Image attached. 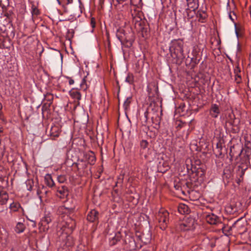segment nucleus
Returning a JSON list of instances; mask_svg holds the SVG:
<instances>
[{
	"mask_svg": "<svg viewBox=\"0 0 251 251\" xmlns=\"http://www.w3.org/2000/svg\"><path fill=\"white\" fill-rule=\"evenodd\" d=\"M216 149H220V150H222V145L220 142L217 143Z\"/></svg>",
	"mask_w": 251,
	"mask_h": 251,
	"instance_id": "49",
	"label": "nucleus"
},
{
	"mask_svg": "<svg viewBox=\"0 0 251 251\" xmlns=\"http://www.w3.org/2000/svg\"><path fill=\"white\" fill-rule=\"evenodd\" d=\"M178 211L181 214H188L189 211V208L187 205L180 203L178 206Z\"/></svg>",
	"mask_w": 251,
	"mask_h": 251,
	"instance_id": "25",
	"label": "nucleus"
},
{
	"mask_svg": "<svg viewBox=\"0 0 251 251\" xmlns=\"http://www.w3.org/2000/svg\"><path fill=\"white\" fill-rule=\"evenodd\" d=\"M126 81L131 84L134 82V76L132 74H128L126 78Z\"/></svg>",
	"mask_w": 251,
	"mask_h": 251,
	"instance_id": "33",
	"label": "nucleus"
},
{
	"mask_svg": "<svg viewBox=\"0 0 251 251\" xmlns=\"http://www.w3.org/2000/svg\"><path fill=\"white\" fill-rule=\"evenodd\" d=\"M50 136L55 138L57 137L59 135V131L57 127H52L50 129Z\"/></svg>",
	"mask_w": 251,
	"mask_h": 251,
	"instance_id": "30",
	"label": "nucleus"
},
{
	"mask_svg": "<svg viewBox=\"0 0 251 251\" xmlns=\"http://www.w3.org/2000/svg\"><path fill=\"white\" fill-rule=\"evenodd\" d=\"M175 187L176 188V189H178V187H177V186H175Z\"/></svg>",
	"mask_w": 251,
	"mask_h": 251,
	"instance_id": "55",
	"label": "nucleus"
},
{
	"mask_svg": "<svg viewBox=\"0 0 251 251\" xmlns=\"http://www.w3.org/2000/svg\"><path fill=\"white\" fill-rule=\"evenodd\" d=\"M251 143L250 142H248L245 144V148L242 149L241 151L240 155L241 157L240 164L243 165H247L249 166L250 165V160L251 157Z\"/></svg>",
	"mask_w": 251,
	"mask_h": 251,
	"instance_id": "3",
	"label": "nucleus"
},
{
	"mask_svg": "<svg viewBox=\"0 0 251 251\" xmlns=\"http://www.w3.org/2000/svg\"><path fill=\"white\" fill-rule=\"evenodd\" d=\"M1 139H0V146H2L1 145Z\"/></svg>",
	"mask_w": 251,
	"mask_h": 251,
	"instance_id": "56",
	"label": "nucleus"
},
{
	"mask_svg": "<svg viewBox=\"0 0 251 251\" xmlns=\"http://www.w3.org/2000/svg\"><path fill=\"white\" fill-rule=\"evenodd\" d=\"M169 50L173 58L181 60L185 57L183 53V42L180 39L172 40L170 43Z\"/></svg>",
	"mask_w": 251,
	"mask_h": 251,
	"instance_id": "1",
	"label": "nucleus"
},
{
	"mask_svg": "<svg viewBox=\"0 0 251 251\" xmlns=\"http://www.w3.org/2000/svg\"><path fill=\"white\" fill-rule=\"evenodd\" d=\"M42 189L43 191V196L44 195H46L48 193V191L47 190L46 188L44 186H42Z\"/></svg>",
	"mask_w": 251,
	"mask_h": 251,
	"instance_id": "48",
	"label": "nucleus"
},
{
	"mask_svg": "<svg viewBox=\"0 0 251 251\" xmlns=\"http://www.w3.org/2000/svg\"><path fill=\"white\" fill-rule=\"evenodd\" d=\"M25 229V226L24 224L22 223L19 222L17 223L15 230L17 233H21L24 232Z\"/></svg>",
	"mask_w": 251,
	"mask_h": 251,
	"instance_id": "28",
	"label": "nucleus"
},
{
	"mask_svg": "<svg viewBox=\"0 0 251 251\" xmlns=\"http://www.w3.org/2000/svg\"><path fill=\"white\" fill-rule=\"evenodd\" d=\"M70 95L73 99L77 100H79L81 98L80 93L75 89H73L70 91Z\"/></svg>",
	"mask_w": 251,
	"mask_h": 251,
	"instance_id": "26",
	"label": "nucleus"
},
{
	"mask_svg": "<svg viewBox=\"0 0 251 251\" xmlns=\"http://www.w3.org/2000/svg\"><path fill=\"white\" fill-rule=\"evenodd\" d=\"M200 62V59L198 58L197 52L195 53L194 57L191 59V63L193 67L196 66Z\"/></svg>",
	"mask_w": 251,
	"mask_h": 251,
	"instance_id": "32",
	"label": "nucleus"
},
{
	"mask_svg": "<svg viewBox=\"0 0 251 251\" xmlns=\"http://www.w3.org/2000/svg\"><path fill=\"white\" fill-rule=\"evenodd\" d=\"M26 184L27 185V189L28 191H31L32 189V184H33V181L31 180H28L26 181Z\"/></svg>",
	"mask_w": 251,
	"mask_h": 251,
	"instance_id": "36",
	"label": "nucleus"
},
{
	"mask_svg": "<svg viewBox=\"0 0 251 251\" xmlns=\"http://www.w3.org/2000/svg\"><path fill=\"white\" fill-rule=\"evenodd\" d=\"M8 199V195L6 192L4 191H1L0 192V204H5L7 203Z\"/></svg>",
	"mask_w": 251,
	"mask_h": 251,
	"instance_id": "23",
	"label": "nucleus"
},
{
	"mask_svg": "<svg viewBox=\"0 0 251 251\" xmlns=\"http://www.w3.org/2000/svg\"><path fill=\"white\" fill-rule=\"evenodd\" d=\"M147 115H148V112H146L145 113V116L146 117V119H147Z\"/></svg>",
	"mask_w": 251,
	"mask_h": 251,
	"instance_id": "54",
	"label": "nucleus"
},
{
	"mask_svg": "<svg viewBox=\"0 0 251 251\" xmlns=\"http://www.w3.org/2000/svg\"><path fill=\"white\" fill-rule=\"evenodd\" d=\"M169 213L164 209H161L158 213L157 219L159 226L162 230H165L169 223Z\"/></svg>",
	"mask_w": 251,
	"mask_h": 251,
	"instance_id": "5",
	"label": "nucleus"
},
{
	"mask_svg": "<svg viewBox=\"0 0 251 251\" xmlns=\"http://www.w3.org/2000/svg\"><path fill=\"white\" fill-rule=\"evenodd\" d=\"M67 78L69 79V83L70 85H72L74 83V80L71 77L67 76Z\"/></svg>",
	"mask_w": 251,
	"mask_h": 251,
	"instance_id": "47",
	"label": "nucleus"
},
{
	"mask_svg": "<svg viewBox=\"0 0 251 251\" xmlns=\"http://www.w3.org/2000/svg\"><path fill=\"white\" fill-rule=\"evenodd\" d=\"M76 166L78 174L80 176L89 175L90 170L88 168V163L86 161L83 160L79 161L76 163Z\"/></svg>",
	"mask_w": 251,
	"mask_h": 251,
	"instance_id": "9",
	"label": "nucleus"
},
{
	"mask_svg": "<svg viewBox=\"0 0 251 251\" xmlns=\"http://www.w3.org/2000/svg\"><path fill=\"white\" fill-rule=\"evenodd\" d=\"M210 116L214 118H217L220 113L219 106L216 104H212L210 109Z\"/></svg>",
	"mask_w": 251,
	"mask_h": 251,
	"instance_id": "19",
	"label": "nucleus"
},
{
	"mask_svg": "<svg viewBox=\"0 0 251 251\" xmlns=\"http://www.w3.org/2000/svg\"><path fill=\"white\" fill-rule=\"evenodd\" d=\"M66 180V176L65 175H59L57 177V181L60 183H63Z\"/></svg>",
	"mask_w": 251,
	"mask_h": 251,
	"instance_id": "34",
	"label": "nucleus"
},
{
	"mask_svg": "<svg viewBox=\"0 0 251 251\" xmlns=\"http://www.w3.org/2000/svg\"><path fill=\"white\" fill-rule=\"evenodd\" d=\"M147 92L150 97L153 96V95L152 94L151 89L149 85L147 86Z\"/></svg>",
	"mask_w": 251,
	"mask_h": 251,
	"instance_id": "45",
	"label": "nucleus"
},
{
	"mask_svg": "<svg viewBox=\"0 0 251 251\" xmlns=\"http://www.w3.org/2000/svg\"><path fill=\"white\" fill-rule=\"evenodd\" d=\"M5 152V145L0 147V158H2Z\"/></svg>",
	"mask_w": 251,
	"mask_h": 251,
	"instance_id": "39",
	"label": "nucleus"
},
{
	"mask_svg": "<svg viewBox=\"0 0 251 251\" xmlns=\"http://www.w3.org/2000/svg\"><path fill=\"white\" fill-rule=\"evenodd\" d=\"M131 103V98H127L126 100L125 101L124 103V107L126 110L127 109L130 105Z\"/></svg>",
	"mask_w": 251,
	"mask_h": 251,
	"instance_id": "35",
	"label": "nucleus"
},
{
	"mask_svg": "<svg viewBox=\"0 0 251 251\" xmlns=\"http://www.w3.org/2000/svg\"><path fill=\"white\" fill-rule=\"evenodd\" d=\"M37 194L39 196V197L41 199V198L43 197V191L42 189V188H39V189L37 190Z\"/></svg>",
	"mask_w": 251,
	"mask_h": 251,
	"instance_id": "43",
	"label": "nucleus"
},
{
	"mask_svg": "<svg viewBox=\"0 0 251 251\" xmlns=\"http://www.w3.org/2000/svg\"><path fill=\"white\" fill-rule=\"evenodd\" d=\"M51 218L49 215H46L43 217L39 223L40 228L43 231H47L49 228L48 225L51 222Z\"/></svg>",
	"mask_w": 251,
	"mask_h": 251,
	"instance_id": "14",
	"label": "nucleus"
},
{
	"mask_svg": "<svg viewBox=\"0 0 251 251\" xmlns=\"http://www.w3.org/2000/svg\"><path fill=\"white\" fill-rule=\"evenodd\" d=\"M148 146V142L146 140H142L140 143V146L142 149H145Z\"/></svg>",
	"mask_w": 251,
	"mask_h": 251,
	"instance_id": "38",
	"label": "nucleus"
},
{
	"mask_svg": "<svg viewBox=\"0 0 251 251\" xmlns=\"http://www.w3.org/2000/svg\"><path fill=\"white\" fill-rule=\"evenodd\" d=\"M125 34H124V31L123 29H118L117 30V33H116V37L118 39V40L120 41L121 44H123V42L126 41V42H127L129 43V46L132 45V42L131 41L127 40L125 37Z\"/></svg>",
	"mask_w": 251,
	"mask_h": 251,
	"instance_id": "17",
	"label": "nucleus"
},
{
	"mask_svg": "<svg viewBox=\"0 0 251 251\" xmlns=\"http://www.w3.org/2000/svg\"><path fill=\"white\" fill-rule=\"evenodd\" d=\"M9 5V0H0V7L2 8L3 12H5L6 10L7 7Z\"/></svg>",
	"mask_w": 251,
	"mask_h": 251,
	"instance_id": "29",
	"label": "nucleus"
},
{
	"mask_svg": "<svg viewBox=\"0 0 251 251\" xmlns=\"http://www.w3.org/2000/svg\"><path fill=\"white\" fill-rule=\"evenodd\" d=\"M57 0V1H58V3L60 4V1H59V0Z\"/></svg>",
	"mask_w": 251,
	"mask_h": 251,
	"instance_id": "57",
	"label": "nucleus"
},
{
	"mask_svg": "<svg viewBox=\"0 0 251 251\" xmlns=\"http://www.w3.org/2000/svg\"><path fill=\"white\" fill-rule=\"evenodd\" d=\"M241 72L240 69L238 66V65H236L234 69V73L235 75H237Z\"/></svg>",
	"mask_w": 251,
	"mask_h": 251,
	"instance_id": "41",
	"label": "nucleus"
},
{
	"mask_svg": "<svg viewBox=\"0 0 251 251\" xmlns=\"http://www.w3.org/2000/svg\"><path fill=\"white\" fill-rule=\"evenodd\" d=\"M228 17L229 19L234 23L235 31L236 35L238 36V28L236 23L235 22V19H237V16L234 11H229L228 13Z\"/></svg>",
	"mask_w": 251,
	"mask_h": 251,
	"instance_id": "24",
	"label": "nucleus"
},
{
	"mask_svg": "<svg viewBox=\"0 0 251 251\" xmlns=\"http://www.w3.org/2000/svg\"><path fill=\"white\" fill-rule=\"evenodd\" d=\"M66 229L60 228L57 231L59 241L61 243V245L64 247H72L74 245V240L72 236L70 235L72 232H69L66 231Z\"/></svg>",
	"mask_w": 251,
	"mask_h": 251,
	"instance_id": "2",
	"label": "nucleus"
},
{
	"mask_svg": "<svg viewBox=\"0 0 251 251\" xmlns=\"http://www.w3.org/2000/svg\"><path fill=\"white\" fill-rule=\"evenodd\" d=\"M186 1L188 6V8L186 10L187 15L188 18H192L194 16V13H195V10L198 7V0H186Z\"/></svg>",
	"mask_w": 251,
	"mask_h": 251,
	"instance_id": "7",
	"label": "nucleus"
},
{
	"mask_svg": "<svg viewBox=\"0 0 251 251\" xmlns=\"http://www.w3.org/2000/svg\"><path fill=\"white\" fill-rule=\"evenodd\" d=\"M152 86L155 88V93L157 94L158 93V88L157 85H156L155 83L152 84Z\"/></svg>",
	"mask_w": 251,
	"mask_h": 251,
	"instance_id": "50",
	"label": "nucleus"
},
{
	"mask_svg": "<svg viewBox=\"0 0 251 251\" xmlns=\"http://www.w3.org/2000/svg\"><path fill=\"white\" fill-rule=\"evenodd\" d=\"M205 220L210 225H216L219 222V218L213 214L207 215L206 216Z\"/></svg>",
	"mask_w": 251,
	"mask_h": 251,
	"instance_id": "21",
	"label": "nucleus"
},
{
	"mask_svg": "<svg viewBox=\"0 0 251 251\" xmlns=\"http://www.w3.org/2000/svg\"><path fill=\"white\" fill-rule=\"evenodd\" d=\"M165 165V169H164V170H160V172H165V171H166V170H168V169L169 168V167H168V166L167 165V164H166V163H163V165ZM160 167H161V162H159V165H158V168H159V169H160Z\"/></svg>",
	"mask_w": 251,
	"mask_h": 251,
	"instance_id": "42",
	"label": "nucleus"
},
{
	"mask_svg": "<svg viewBox=\"0 0 251 251\" xmlns=\"http://www.w3.org/2000/svg\"><path fill=\"white\" fill-rule=\"evenodd\" d=\"M53 97L52 95L50 93H47L45 96V99L46 100L50 101V103H51V101L53 100Z\"/></svg>",
	"mask_w": 251,
	"mask_h": 251,
	"instance_id": "37",
	"label": "nucleus"
},
{
	"mask_svg": "<svg viewBox=\"0 0 251 251\" xmlns=\"http://www.w3.org/2000/svg\"><path fill=\"white\" fill-rule=\"evenodd\" d=\"M142 1V0H137L136 5L139 4Z\"/></svg>",
	"mask_w": 251,
	"mask_h": 251,
	"instance_id": "52",
	"label": "nucleus"
},
{
	"mask_svg": "<svg viewBox=\"0 0 251 251\" xmlns=\"http://www.w3.org/2000/svg\"><path fill=\"white\" fill-rule=\"evenodd\" d=\"M125 248L127 250L131 251L135 250L136 245L134 238L130 233L125 232V237L124 240Z\"/></svg>",
	"mask_w": 251,
	"mask_h": 251,
	"instance_id": "6",
	"label": "nucleus"
},
{
	"mask_svg": "<svg viewBox=\"0 0 251 251\" xmlns=\"http://www.w3.org/2000/svg\"><path fill=\"white\" fill-rule=\"evenodd\" d=\"M9 208L11 212H15L21 211L24 212L23 208L21 206L20 203L18 201H13L9 205Z\"/></svg>",
	"mask_w": 251,
	"mask_h": 251,
	"instance_id": "20",
	"label": "nucleus"
},
{
	"mask_svg": "<svg viewBox=\"0 0 251 251\" xmlns=\"http://www.w3.org/2000/svg\"><path fill=\"white\" fill-rule=\"evenodd\" d=\"M90 25L93 28H94L96 26V20L95 18L92 17L91 18Z\"/></svg>",
	"mask_w": 251,
	"mask_h": 251,
	"instance_id": "40",
	"label": "nucleus"
},
{
	"mask_svg": "<svg viewBox=\"0 0 251 251\" xmlns=\"http://www.w3.org/2000/svg\"><path fill=\"white\" fill-rule=\"evenodd\" d=\"M215 151L217 152V156H220L222 154V150H220V149H216Z\"/></svg>",
	"mask_w": 251,
	"mask_h": 251,
	"instance_id": "46",
	"label": "nucleus"
},
{
	"mask_svg": "<svg viewBox=\"0 0 251 251\" xmlns=\"http://www.w3.org/2000/svg\"><path fill=\"white\" fill-rule=\"evenodd\" d=\"M186 1L188 6V8L186 10L187 15L188 18H192L194 16V13H195V10L198 7V0H186Z\"/></svg>",
	"mask_w": 251,
	"mask_h": 251,
	"instance_id": "8",
	"label": "nucleus"
},
{
	"mask_svg": "<svg viewBox=\"0 0 251 251\" xmlns=\"http://www.w3.org/2000/svg\"><path fill=\"white\" fill-rule=\"evenodd\" d=\"M68 190L66 186L63 185L57 187L56 195L60 199L65 198L68 195Z\"/></svg>",
	"mask_w": 251,
	"mask_h": 251,
	"instance_id": "16",
	"label": "nucleus"
},
{
	"mask_svg": "<svg viewBox=\"0 0 251 251\" xmlns=\"http://www.w3.org/2000/svg\"><path fill=\"white\" fill-rule=\"evenodd\" d=\"M2 131V129H1V128H0V133H1Z\"/></svg>",
	"mask_w": 251,
	"mask_h": 251,
	"instance_id": "58",
	"label": "nucleus"
},
{
	"mask_svg": "<svg viewBox=\"0 0 251 251\" xmlns=\"http://www.w3.org/2000/svg\"><path fill=\"white\" fill-rule=\"evenodd\" d=\"M241 79V76L240 75L237 74V75H235V80L237 83H239L240 82Z\"/></svg>",
	"mask_w": 251,
	"mask_h": 251,
	"instance_id": "44",
	"label": "nucleus"
},
{
	"mask_svg": "<svg viewBox=\"0 0 251 251\" xmlns=\"http://www.w3.org/2000/svg\"><path fill=\"white\" fill-rule=\"evenodd\" d=\"M65 220V224L63 225L62 227L60 228H66V231H68L69 232H72L75 226V221L73 218L69 217L68 216H67Z\"/></svg>",
	"mask_w": 251,
	"mask_h": 251,
	"instance_id": "13",
	"label": "nucleus"
},
{
	"mask_svg": "<svg viewBox=\"0 0 251 251\" xmlns=\"http://www.w3.org/2000/svg\"><path fill=\"white\" fill-rule=\"evenodd\" d=\"M99 212L95 209L91 210L87 216V219L90 222H94L98 220Z\"/></svg>",
	"mask_w": 251,
	"mask_h": 251,
	"instance_id": "18",
	"label": "nucleus"
},
{
	"mask_svg": "<svg viewBox=\"0 0 251 251\" xmlns=\"http://www.w3.org/2000/svg\"><path fill=\"white\" fill-rule=\"evenodd\" d=\"M73 1V0H67V4H68L72 3Z\"/></svg>",
	"mask_w": 251,
	"mask_h": 251,
	"instance_id": "51",
	"label": "nucleus"
},
{
	"mask_svg": "<svg viewBox=\"0 0 251 251\" xmlns=\"http://www.w3.org/2000/svg\"><path fill=\"white\" fill-rule=\"evenodd\" d=\"M226 122L232 126V129L233 133H237L239 131V128L238 126L235 124V117L232 111L227 112Z\"/></svg>",
	"mask_w": 251,
	"mask_h": 251,
	"instance_id": "10",
	"label": "nucleus"
},
{
	"mask_svg": "<svg viewBox=\"0 0 251 251\" xmlns=\"http://www.w3.org/2000/svg\"><path fill=\"white\" fill-rule=\"evenodd\" d=\"M63 7L64 8V11L65 12H67V8H66V6H65V5H63Z\"/></svg>",
	"mask_w": 251,
	"mask_h": 251,
	"instance_id": "53",
	"label": "nucleus"
},
{
	"mask_svg": "<svg viewBox=\"0 0 251 251\" xmlns=\"http://www.w3.org/2000/svg\"><path fill=\"white\" fill-rule=\"evenodd\" d=\"M45 180L46 184L50 187L54 186L55 183L50 174H47L45 176Z\"/></svg>",
	"mask_w": 251,
	"mask_h": 251,
	"instance_id": "27",
	"label": "nucleus"
},
{
	"mask_svg": "<svg viewBox=\"0 0 251 251\" xmlns=\"http://www.w3.org/2000/svg\"><path fill=\"white\" fill-rule=\"evenodd\" d=\"M195 11H196V10ZM195 13H194V15H196L197 19L199 22L203 23L206 22V19L207 18V14L206 12V11L203 10H199L197 11V13H196V11H195Z\"/></svg>",
	"mask_w": 251,
	"mask_h": 251,
	"instance_id": "15",
	"label": "nucleus"
},
{
	"mask_svg": "<svg viewBox=\"0 0 251 251\" xmlns=\"http://www.w3.org/2000/svg\"><path fill=\"white\" fill-rule=\"evenodd\" d=\"M248 167L249 166H247V165H243L241 164H240L238 166L237 179L236 180V181L238 184H239L240 182L243 181L245 172L248 169Z\"/></svg>",
	"mask_w": 251,
	"mask_h": 251,
	"instance_id": "11",
	"label": "nucleus"
},
{
	"mask_svg": "<svg viewBox=\"0 0 251 251\" xmlns=\"http://www.w3.org/2000/svg\"><path fill=\"white\" fill-rule=\"evenodd\" d=\"M195 220L192 217H185L179 224V228L182 231L192 230L195 229Z\"/></svg>",
	"mask_w": 251,
	"mask_h": 251,
	"instance_id": "4",
	"label": "nucleus"
},
{
	"mask_svg": "<svg viewBox=\"0 0 251 251\" xmlns=\"http://www.w3.org/2000/svg\"><path fill=\"white\" fill-rule=\"evenodd\" d=\"M31 12L32 16H37L40 14V11L38 8L37 6L35 5L34 3L32 4Z\"/></svg>",
	"mask_w": 251,
	"mask_h": 251,
	"instance_id": "31",
	"label": "nucleus"
},
{
	"mask_svg": "<svg viewBox=\"0 0 251 251\" xmlns=\"http://www.w3.org/2000/svg\"><path fill=\"white\" fill-rule=\"evenodd\" d=\"M85 159L88 164L93 165L96 162V157L94 153L91 151L85 154Z\"/></svg>",
	"mask_w": 251,
	"mask_h": 251,
	"instance_id": "22",
	"label": "nucleus"
},
{
	"mask_svg": "<svg viewBox=\"0 0 251 251\" xmlns=\"http://www.w3.org/2000/svg\"><path fill=\"white\" fill-rule=\"evenodd\" d=\"M106 237L109 240V245L110 246H114L121 241L122 236L121 233L118 231L114 233V235L108 233Z\"/></svg>",
	"mask_w": 251,
	"mask_h": 251,
	"instance_id": "12",
	"label": "nucleus"
}]
</instances>
